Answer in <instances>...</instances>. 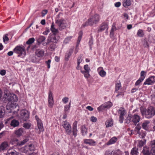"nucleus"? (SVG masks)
<instances>
[{
  "mask_svg": "<svg viewBox=\"0 0 155 155\" xmlns=\"http://www.w3.org/2000/svg\"><path fill=\"white\" fill-rule=\"evenodd\" d=\"M91 120L92 122H96L97 120V118L96 117H94L93 116H92L91 117Z\"/></svg>",
  "mask_w": 155,
  "mask_h": 155,
  "instance_id": "obj_58",
  "label": "nucleus"
},
{
  "mask_svg": "<svg viewBox=\"0 0 155 155\" xmlns=\"http://www.w3.org/2000/svg\"><path fill=\"white\" fill-rule=\"evenodd\" d=\"M24 131L23 129L22 128H20L18 130H15V134L16 135L18 136H20L22 135V134Z\"/></svg>",
  "mask_w": 155,
  "mask_h": 155,
  "instance_id": "obj_32",
  "label": "nucleus"
},
{
  "mask_svg": "<svg viewBox=\"0 0 155 155\" xmlns=\"http://www.w3.org/2000/svg\"><path fill=\"white\" fill-rule=\"evenodd\" d=\"M107 25L105 22L103 23L99 28L98 32H99L104 31L106 28H107Z\"/></svg>",
  "mask_w": 155,
  "mask_h": 155,
  "instance_id": "obj_22",
  "label": "nucleus"
},
{
  "mask_svg": "<svg viewBox=\"0 0 155 155\" xmlns=\"http://www.w3.org/2000/svg\"><path fill=\"white\" fill-rule=\"evenodd\" d=\"M141 129V127L140 126L137 125L135 127V130L137 132V133L140 132V130Z\"/></svg>",
  "mask_w": 155,
  "mask_h": 155,
  "instance_id": "obj_60",
  "label": "nucleus"
},
{
  "mask_svg": "<svg viewBox=\"0 0 155 155\" xmlns=\"http://www.w3.org/2000/svg\"><path fill=\"white\" fill-rule=\"evenodd\" d=\"M35 39L34 38H29L26 42L27 45H30L34 42Z\"/></svg>",
  "mask_w": 155,
  "mask_h": 155,
  "instance_id": "obj_43",
  "label": "nucleus"
},
{
  "mask_svg": "<svg viewBox=\"0 0 155 155\" xmlns=\"http://www.w3.org/2000/svg\"><path fill=\"white\" fill-rule=\"evenodd\" d=\"M121 88V85L120 81H117L115 84V92H117Z\"/></svg>",
  "mask_w": 155,
  "mask_h": 155,
  "instance_id": "obj_29",
  "label": "nucleus"
},
{
  "mask_svg": "<svg viewBox=\"0 0 155 155\" xmlns=\"http://www.w3.org/2000/svg\"><path fill=\"white\" fill-rule=\"evenodd\" d=\"M50 31V30L48 28H46L45 31L43 33V34L45 35H47Z\"/></svg>",
  "mask_w": 155,
  "mask_h": 155,
  "instance_id": "obj_57",
  "label": "nucleus"
},
{
  "mask_svg": "<svg viewBox=\"0 0 155 155\" xmlns=\"http://www.w3.org/2000/svg\"><path fill=\"white\" fill-rule=\"evenodd\" d=\"M84 143L87 144H88L91 146H94L96 145V142L92 139H84Z\"/></svg>",
  "mask_w": 155,
  "mask_h": 155,
  "instance_id": "obj_17",
  "label": "nucleus"
},
{
  "mask_svg": "<svg viewBox=\"0 0 155 155\" xmlns=\"http://www.w3.org/2000/svg\"><path fill=\"white\" fill-rule=\"evenodd\" d=\"M111 152L112 155H121V151L119 149L113 150Z\"/></svg>",
  "mask_w": 155,
  "mask_h": 155,
  "instance_id": "obj_33",
  "label": "nucleus"
},
{
  "mask_svg": "<svg viewBox=\"0 0 155 155\" xmlns=\"http://www.w3.org/2000/svg\"><path fill=\"white\" fill-rule=\"evenodd\" d=\"M81 72L84 74V77L86 78H88L90 76V74H89L90 71H84L81 70Z\"/></svg>",
  "mask_w": 155,
  "mask_h": 155,
  "instance_id": "obj_42",
  "label": "nucleus"
},
{
  "mask_svg": "<svg viewBox=\"0 0 155 155\" xmlns=\"http://www.w3.org/2000/svg\"><path fill=\"white\" fill-rule=\"evenodd\" d=\"M78 130L77 129V122L75 121L73 124L72 127L73 134L75 137L77 135Z\"/></svg>",
  "mask_w": 155,
  "mask_h": 155,
  "instance_id": "obj_19",
  "label": "nucleus"
},
{
  "mask_svg": "<svg viewBox=\"0 0 155 155\" xmlns=\"http://www.w3.org/2000/svg\"><path fill=\"white\" fill-rule=\"evenodd\" d=\"M105 155H112L111 151L110 150H107L106 151Z\"/></svg>",
  "mask_w": 155,
  "mask_h": 155,
  "instance_id": "obj_62",
  "label": "nucleus"
},
{
  "mask_svg": "<svg viewBox=\"0 0 155 155\" xmlns=\"http://www.w3.org/2000/svg\"><path fill=\"white\" fill-rule=\"evenodd\" d=\"M51 62V60L50 59H49L48 60V61H45V63L46 64L47 66V68L48 69H49L50 68V64Z\"/></svg>",
  "mask_w": 155,
  "mask_h": 155,
  "instance_id": "obj_53",
  "label": "nucleus"
},
{
  "mask_svg": "<svg viewBox=\"0 0 155 155\" xmlns=\"http://www.w3.org/2000/svg\"><path fill=\"white\" fill-rule=\"evenodd\" d=\"M100 19V15L97 14H96L91 16L86 22L83 24L81 28H85L88 25L92 26L94 24H97L99 21Z\"/></svg>",
  "mask_w": 155,
  "mask_h": 155,
  "instance_id": "obj_3",
  "label": "nucleus"
},
{
  "mask_svg": "<svg viewBox=\"0 0 155 155\" xmlns=\"http://www.w3.org/2000/svg\"><path fill=\"white\" fill-rule=\"evenodd\" d=\"M105 109H106V108L104 107V104L101 105L99 107H98L97 108V110L99 112H100V111H102V110H104Z\"/></svg>",
  "mask_w": 155,
  "mask_h": 155,
  "instance_id": "obj_49",
  "label": "nucleus"
},
{
  "mask_svg": "<svg viewBox=\"0 0 155 155\" xmlns=\"http://www.w3.org/2000/svg\"><path fill=\"white\" fill-rule=\"evenodd\" d=\"M34 146L32 144L26 145L25 147L22 148V150L25 153H27L29 151H32L34 150Z\"/></svg>",
  "mask_w": 155,
  "mask_h": 155,
  "instance_id": "obj_14",
  "label": "nucleus"
},
{
  "mask_svg": "<svg viewBox=\"0 0 155 155\" xmlns=\"http://www.w3.org/2000/svg\"><path fill=\"white\" fill-rule=\"evenodd\" d=\"M140 117L138 115L134 114L132 115L129 114L127 117L126 123L129 124L130 122H133L135 125L139 122L140 120Z\"/></svg>",
  "mask_w": 155,
  "mask_h": 155,
  "instance_id": "obj_4",
  "label": "nucleus"
},
{
  "mask_svg": "<svg viewBox=\"0 0 155 155\" xmlns=\"http://www.w3.org/2000/svg\"><path fill=\"white\" fill-rule=\"evenodd\" d=\"M155 114V110L152 106L149 107L146 110L145 115L146 118L149 119L153 117Z\"/></svg>",
  "mask_w": 155,
  "mask_h": 155,
  "instance_id": "obj_6",
  "label": "nucleus"
},
{
  "mask_svg": "<svg viewBox=\"0 0 155 155\" xmlns=\"http://www.w3.org/2000/svg\"><path fill=\"white\" fill-rule=\"evenodd\" d=\"M139 135V137L141 138H144L145 137L146 133L145 131H141L140 132L138 133Z\"/></svg>",
  "mask_w": 155,
  "mask_h": 155,
  "instance_id": "obj_39",
  "label": "nucleus"
},
{
  "mask_svg": "<svg viewBox=\"0 0 155 155\" xmlns=\"http://www.w3.org/2000/svg\"><path fill=\"white\" fill-rule=\"evenodd\" d=\"M29 113L26 110H22L20 113V118L24 121L27 120L29 118Z\"/></svg>",
  "mask_w": 155,
  "mask_h": 155,
  "instance_id": "obj_11",
  "label": "nucleus"
},
{
  "mask_svg": "<svg viewBox=\"0 0 155 155\" xmlns=\"http://www.w3.org/2000/svg\"><path fill=\"white\" fill-rule=\"evenodd\" d=\"M28 140V139L26 138L21 141L18 142L17 143V145L18 146H21L24 145Z\"/></svg>",
  "mask_w": 155,
  "mask_h": 155,
  "instance_id": "obj_38",
  "label": "nucleus"
},
{
  "mask_svg": "<svg viewBox=\"0 0 155 155\" xmlns=\"http://www.w3.org/2000/svg\"><path fill=\"white\" fill-rule=\"evenodd\" d=\"M146 142V140H144V141L142 140H139L138 141V146L139 147H143V145L145 144Z\"/></svg>",
  "mask_w": 155,
  "mask_h": 155,
  "instance_id": "obj_41",
  "label": "nucleus"
},
{
  "mask_svg": "<svg viewBox=\"0 0 155 155\" xmlns=\"http://www.w3.org/2000/svg\"><path fill=\"white\" fill-rule=\"evenodd\" d=\"M78 37L77 42V45H79L80 43L82 35H83V32L81 31L79 32L78 33Z\"/></svg>",
  "mask_w": 155,
  "mask_h": 155,
  "instance_id": "obj_35",
  "label": "nucleus"
},
{
  "mask_svg": "<svg viewBox=\"0 0 155 155\" xmlns=\"http://www.w3.org/2000/svg\"><path fill=\"white\" fill-rule=\"evenodd\" d=\"M48 106L50 108H52L54 104V101L53 94L51 90H49L48 92Z\"/></svg>",
  "mask_w": 155,
  "mask_h": 155,
  "instance_id": "obj_12",
  "label": "nucleus"
},
{
  "mask_svg": "<svg viewBox=\"0 0 155 155\" xmlns=\"http://www.w3.org/2000/svg\"><path fill=\"white\" fill-rule=\"evenodd\" d=\"M35 54L37 57L40 58H42L44 55L45 51L43 49H38L36 50Z\"/></svg>",
  "mask_w": 155,
  "mask_h": 155,
  "instance_id": "obj_15",
  "label": "nucleus"
},
{
  "mask_svg": "<svg viewBox=\"0 0 155 155\" xmlns=\"http://www.w3.org/2000/svg\"><path fill=\"white\" fill-rule=\"evenodd\" d=\"M74 47H73L72 48H70L67 51L65 57V59L66 61H68L69 60V58L73 53Z\"/></svg>",
  "mask_w": 155,
  "mask_h": 155,
  "instance_id": "obj_16",
  "label": "nucleus"
},
{
  "mask_svg": "<svg viewBox=\"0 0 155 155\" xmlns=\"http://www.w3.org/2000/svg\"><path fill=\"white\" fill-rule=\"evenodd\" d=\"M118 112L120 114L119 121L120 123H122L124 120V117L127 113L126 110L123 107H120L118 110Z\"/></svg>",
  "mask_w": 155,
  "mask_h": 155,
  "instance_id": "obj_10",
  "label": "nucleus"
},
{
  "mask_svg": "<svg viewBox=\"0 0 155 155\" xmlns=\"http://www.w3.org/2000/svg\"><path fill=\"white\" fill-rule=\"evenodd\" d=\"M138 149L136 147H134L132 149L130 152L131 155H137L138 153Z\"/></svg>",
  "mask_w": 155,
  "mask_h": 155,
  "instance_id": "obj_27",
  "label": "nucleus"
},
{
  "mask_svg": "<svg viewBox=\"0 0 155 155\" xmlns=\"http://www.w3.org/2000/svg\"><path fill=\"white\" fill-rule=\"evenodd\" d=\"M68 97H64L62 99V101L63 103L66 104L68 101Z\"/></svg>",
  "mask_w": 155,
  "mask_h": 155,
  "instance_id": "obj_54",
  "label": "nucleus"
},
{
  "mask_svg": "<svg viewBox=\"0 0 155 155\" xmlns=\"http://www.w3.org/2000/svg\"><path fill=\"white\" fill-rule=\"evenodd\" d=\"M55 23L58 25L59 29L61 31L66 27L67 24L65 20L63 18L58 19L56 20Z\"/></svg>",
  "mask_w": 155,
  "mask_h": 155,
  "instance_id": "obj_8",
  "label": "nucleus"
},
{
  "mask_svg": "<svg viewBox=\"0 0 155 155\" xmlns=\"http://www.w3.org/2000/svg\"><path fill=\"white\" fill-rule=\"evenodd\" d=\"M81 130L83 136H85L87 134V129L85 126L82 125L81 126Z\"/></svg>",
  "mask_w": 155,
  "mask_h": 155,
  "instance_id": "obj_30",
  "label": "nucleus"
},
{
  "mask_svg": "<svg viewBox=\"0 0 155 155\" xmlns=\"http://www.w3.org/2000/svg\"><path fill=\"white\" fill-rule=\"evenodd\" d=\"M3 41L5 43V41H8L9 40V38L8 37V35L6 34L3 36Z\"/></svg>",
  "mask_w": 155,
  "mask_h": 155,
  "instance_id": "obj_48",
  "label": "nucleus"
},
{
  "mask_svg": "<svg viewBox=\"0 0 155 155\" xmlns=\"http://www.w3.org/2000/svg\"><path fill=\"white\" fill-rule=\"evenodd\" d=\"M150 123V121L149 120H147L144 121L142 124V128L146 130H149Z\"/></svg>",
  "mask_w": 155,
  "mask_h": 155,
  "instance_id": "obj_18",
  "label": "nucleus"
},
{
  "mask_svg": "<svg viewBox=\"0 0 155 155\" xmlns=\"http://www.w3.org/2000/svg\"><path fill=\"white\" fill-rule=\"evenodd\" d=\"M143 80L142 79L139 78L138 80L136 82L135 84V86H138L140 84V83L142 82Z\"/></svg>",
  "mask_w": 155,
  "mask_h": 155,
  "instance_id": "obj_51",
  "label": "nucleus"
},
{
  "mask_svg": "<svg viewBox=\"0 0 155 155\" xmlns=\"http://www.w3.org/2000/svg\"><path fill=\"white\" fill-rule=\"evenodd\" d=\"M8 146V144L7 142L5 141L2 142L0 146V151L6 150Z\"/></svg>",
  "mask_w": 155,
  "mask_h": 155,
  "instance_id": "obj_20",
  "label": "nucleus"
},
{
  "mask_svg": "<svg viewBox=\"0 0 155 155\" xmlns=\"http://www.w3.org/2000/svg\"><path fill=\"white\" fill-rule=\"evenodd\" d=\"M89 45L90 46V49H91L92 48V45L93 44V40L92 36H91L89 39Z\"/></svg>",
  "mask_w": 155,
  "mask_h": 155,
  "instance_id": "obj_44",
  "label": "nucleus"
},
{
  "mask_svg": "<svg viewBox=\"0 0 155 155\" xmlns=\"http://www.w3.org/2000/svg\"><path fill=\"white\" fill-rule=\"evenodd\" d=\"M62 125L65 130V133L67 135H70L72 133V128L69 123L65 120L63 121Z\"/></svg>",
  "mask_w": 155,
  "mask_h": 155,
  "instance_id": "obj_7",
  "label": "nucleus"
},
{
  "mask_svg": "<svg viewBox=\"0 0 155 155\" xmlns=\"http://www.w3.org/2000/svg\"><path fill=\"white\" fill-rule=\"evenodd\" d=\"M105 125L107 127H111L113 125V121L112 118L107 119Z\"/></svg>",
  "mask_w": 155,
  "mask_h": 155,
  "instance_id": "obj_23",
  "label": "nucleus"
},
{
  "mask_svg": "<svg viewBox=\"0 0 155 155\" xmlns=\"http://www.w3.org/2000/svg\"><path fill=\"white\" fill-rule=\"evenodd\" d=\"M13 51L18 54V57L21 58L24 57L26 54L25 49L23 46H17L14 49Z\"/></svg>",
  "mask_w": 155,
  "mask_h": 155,
  "instance_id": "obj_5",
  "label": "nucleus"
},
{
  "mask_svg": "<svg viewBox=\"0 0 155 155\" xmlns=\"http://www.w3.org/2000/svg\"><path fill=\"white\" fill-rule=\"evenodd\" d=\"M31 126V124L30 123H25L23 124V127L26 129H29Z\"/></svg>",
  "mask_w": 155,
  "mask_h": 155,
  "instance_id": "obj_40",
  "label": "nucleus"
},
{
  "mask_svg": "<svg viewBox=\"0 0 155 155\" xmlns=\"http://www.w3.org/2000/svg\"><path fill=\"white\" fill-rule=\"evenodd\" d=\"M149 147H143L142 151L144 155H155V140H151L149 144Z\"/></svg>",
  "mask_w": 155,
  "mask_h": 155,
  "instance_id": "obj_2",
  "label": "nucleus"
},
{
  "mask_svg": "<svg viewBox=\"0 0 155 155\" xmlns=\"http://www.w3.org/2000/svg\"><path fill=\"white\" fill-rule=\"evenodd\" d=\"M4 97L8 101L11 103V104L10 105H8L6 106V108L8 110L9 108L10 112H14L18 111L19 107L15 103L14 104L12 103V102H16L18 101V98L17 95L14 94L9 93L7 92L4 95Z\"/></svg>",
  "mask_w": 155,
  "mask_h": 155,
  "instance_id": "obj_1",
  "label": "nucleus"
},
{
  "mask_svg": "<svg viewBox=\"0 0 155 155\" xmlns=\"http://www.w3.org/2000/svg\"><path fill=\"white\" fill-rule=\"evenodd\" d=\"M45 37L43 36H39L38 38L37 39V41L38 43L41 44L43 42L45 39Z\"/></svg>",
  "mask_w": 155,
  "mask_h": 155,
  "instance_id": "obj_31",
  "label": "nucleus"
},
{
  "mask_svg": "<svg viewBox=\"0 0 155 155\" xmlns=\"http://www.w3.org/2000/svg\"><path fill=\"white\" fill-rule=\"evenodd\" d=\"M84 69L85 71H90V67L88 66V64H85L84 66Z\"/></svg>",
  "mask_w": 155,
  "mask_h": 155,
  "instance_id": "obj_50",
  "label": "nucleus"
},
{
  "mask_svg": "<svg viewBox=\"0 0 155 155\" xmlns=\"http://www.w3.org/2000/svg\"><path fill=\"white\" fill-rule=\"evenodd\" d=\"M19 122L18 120L13 119L11 121L10 125L13 127H18L19 125Z\"/></svg>",
  "mask_w": 155,
  "mask_h": 155,
  "instance_id": "obj_24",
  "label": "nucleus"
},
{
  "mask_svg": "<svg viewBox=\"0 0 155 155\" xmlns=\"http://www.w3.org/2000/svg\"><path fill=\"white\" fill-rule=\"evenodd\" d=\"M5 73L6 71L4 70H1L0 71V74L2 76L4 75L5 74Z\"/></svg>",
  "mask_w": 155,
  "mask_h": 155,
  "instance_id": "obj_64",
  "label": "nucleus"
},
{
  "mask_svg": "<svg viewBox=\"0 0 155 155\" xmlns=\"http://www.w3.org/2000/svg\"><path fill=\"white\" fill-rule=\"evenodd\" d=\"M155 83V76H150L143 83V85H152Z\"/></svg>",
  "mask_w": 155,
  "mask_h": 155,
  "instance_id": "obj_13",
  "label": "nucleus"
},
{
  "mask_svg": "<svg viewBox=\"0 0 155 155\" xmlns=\"http://www.w3.org/2000/svg\"><path fill=\"white\" fill-rule=\"evenodd\" d=\"M37 126L38 129L39 131H43L44 129L43 128V124L41 121L37 123Z\"/></svg>",
  "mask_w": 155,
  "mask_h": 155,
  "instance_id": "obj_36",
  "label": "nucleus"
},
{
  "mask_svg": "<svg viewBox=\"0 0 155 155\" xmlns=\"http://www.w3.org/2000/svg\"><path fill=\"white\" fill-rule=\"evenodd\" d=\"M145 77L146 75L145 71H142L140 72V78L143 80L145 78Z\"/></svg>",
  "mask_w": 155,
  "mask_h": 155,
  "instance_id": "obj_47",
  "label": "nucleus"
},
{
  "mask_svg": "<svg viewBox=\"0 0 155 155\" xmlns=\"http://www.w3.org/2000/svg\"><path fill=\"white\" fill-rule=\"evenodd\" d=\"M6 132V131H4L0 133V139L5 136Z\"/></svg>",
  "mask_w": 155,
  "mask_h": 155,
  "instance_id": "obj_56",
  "label": "nucleus"
},
{
  "mask_svg": "<svg viewBox=\"0 0 155 155\" xmlns=\"http://www.w3.org/2000/svg\"><path fill=\"white\" fill-rule=\"evenodd\" d=\"M51 30L53 33L52 35H58L59 33V31L58 29H56L55 28L53 23L51 25Z\"/></svg>",
  "mask_w": 155,
  "mask_h": 155,
  "instance_id": "obj_25",
  "label": "nucleus"
},
{
  "mask_svg": "<svg viewBox=\"0 0 155 155\" xmlns=\"http://www.w3.org/2000/svg\"><path fill=\"white\" fill-rule=\"evenodd\" d=\"M13 118V117L12 116L8 118H7L6 120V121L5 122V124H7L8 122L10 120H11V119H12V118Z\"/></svg>",
  "mask_w": 155,
  "mask_h": 155,
  "instance_id": "obj_63",
  "label": "nucleus"
},
{
  "mask_svg": "<svg viewBox=\"0 0 155 155\" xmlns=\"http://www.w3.org/2000/svg\"><path fill=\"white\" fill-rule=\"evenodd\" d=\"M100 75L102 77H105L106 75V72L103 69L101 70L99 73Z\"/></svg>",
  "mask_w": 155,
  "mask_h": 155,
  "instance_id": "obj_46",
  "label": "nucleus"
},
{
  "mask_svg": "<svg viewBox=\"0 0 155 155\" xmlns=\"http://www.w3.org/2000/svg\"><path fill=\"white\" fill-rule=\"evenodd\" d=\"M59 38V36L58 35H52L47 39V42L44 44H45L46 45H47L52 42L56 43Z\"/></svg>",
  "mask_w": 155,
  "mask_h": 155,
  "instance_id": "obj_9",
  "label": "nucleus"
},
{
  "mask_svg": "<svg viewBox=\"0 0 155 155\" xmlns=\"http://www.w3.org/2000/svg\"><path fill=\"white\" fill-rule=\"evenodd\" d=\"M117 29V28L115 26V24L114 23L112 25L111 30L114 31H116Z\"/></svg>",
  "mask_w": 155,
  "mask_h": 155,
  "instance_id": "obj_59",
  "label": "nucleus"
},
{
  "mask_svg": "<svg viewBox=\"0 0 155 155\" xmlns=\"http://www.w3.org/2000/svg\"><path fill=\"white\" fill-rule=\"evenodd\" d=\"M82 55H80V56L78 57L77 60V64H80L82 62Z\"/></svg>",
  "mask_w": 155,
  "mask_h": 155,
  "instance_id": "obj_52",
  "label": "nucleus"
},
{
  "mask_svg": "<svg viewBox=\"0 0 155 155\" xmlns=\"http://www.w3.org/2000/svg\"><path fill=\"white\" fill-rule=\"evenodd\" d=\"M131 4V2L130 0H126L123 1V5L125 8H127L130 6Z\"/></svg>",
  "mask_w": 155,
  "mask_h": 155,
  "instance_id": "obj_28",
  "label": "nucleus"
},
{
  "mask_svg": "<svg viewBox=\"0 0 155 155\" xmlns=\"http://www.w3.org/2000/svg\"><path fill=\"white\" fill-rule=\"evenodd\" d=\"M72 38V37L71 36L67 37L64 40V43L65 44H67L70 41Z\"/></svg>",
  "mask_w": 155,
  "mask_h": 155,
  "instance_id": "obj_45",
  "label": "nucleus"
},
{
  "mask_svg": "<svg viewBox=\"0 0 155 155\" xmlns=\"http://www.w3.org/2000/svg\"><path fill=\"white\" fill-rule=\"evenodd\" d=\"M117 140V138L115 137H112L109 141L106 143L105 145L109 146L115 143Z\"/></svg>",
  "mask_w": 155,
  "mask_h": 155,
  "instance_id": "obj_21",
  "label": "nucleus"
},
{
  "mask_svg": "<svg viewBox=\"0 0 155 155\" xmlns=\"http://www.w3.org/2000/svg\"><path fill=\"white\" fill-rule=\"evenodd\" d=\"M137 35L139 37H142L144 35V33L142 29H139L137 34Z\"/></svg>",
  "mask_w": 155,
  "mask_h": 155,
  "instance_id": "obj_34",
  "label": "nucleus"
},
{
  "mask_svg": "<svg viewBox=\"0 0 155 155\" xmlns=\"http://www.w3.org/2000/svg\"><path fill=\"white\" fill-rule=\"evenodd\" d=\"M19 153H17L12 152L8 153L7 155H20Z\"/></svg>",
  "mask_w": 155,
  "mask_h": 155,
  "instance_id": "obj_61",
  "label": "nucleus"
},
{
  "mask_svg": "<svg viewBox=\"0 0 155 155\" xmlns=\"http://www.w3.org/2000/svg\"><path fill=\"white\" fill-rule=\"evenodd\" d=\"M55 44V43L52 42L48 44L49 45V46L48 48L49 50L51 51L54 50L55 49L57 48L56 45Z\"/></svg>",
  "mask_w": 155,
  "mask_h": 155,
  "instance_id": "obj_26",
  "label": "nucleus"
},
{
  "mask_svg": "<svg viewBox=\"0 0 155 155\" xmlns=\"http://www.w3.org/2000/svg\"><path fill=\"white\" fill-rule=\"evenodd\" d=\"M105 108H110L113 105L112 103L110 101H108L104 104Z\"/></svg>",
  "mask_w": 155,
  "mask_h": 155,
  "instance_id": "obj_37",
  "label": "nucleus"
},
{
  "mask_svg": "<svg viewBox=\"0 0 155 155\" xmlns=\"http://www.w3.org/2000/svg\"><path fill=\"white\" fill-rule=\"evenodd\" d=\"M48 11L47 10H44L42 11L41 15L42 17L44 16L48 13Z\"/></svg>",
  "mask_w": 155,
  "mask_h": 155,
  "instance_id": "obj_55",
  "label": "nucleus"
}]
</instances>
